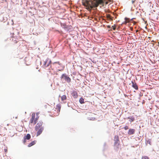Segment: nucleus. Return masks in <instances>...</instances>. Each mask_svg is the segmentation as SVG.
<instances>
[{
	"mask_svg": "<svg viewBox=\"0 0 159 159\" xmlns=\"http://www.w3.org/2000/svg\"><path fill=\"white\" fill-rule=\"evenodd\" d=\"M120 144L119 142H114V148L115 150L117 151L120 147Z\"/></svg>",
	"mask_w": 159,
	"mask_h": 159,
	"instance_id": "obj_7",
	"label": "nucleus"
},
{
	"mask_svg": "<svg viewBox=\"0 0 159 159\" xmlns=\"http://www.w3.org/2000/svg\"><path fill=\"white\" fill-rule=\"evenodd\" d=\"M43 122L41 121H39L38 123L36 124L35 128H43L42 126L43 125Z\"/></svg>",
	"mask_w": 159,
	"mask_h": 159,
	"instance_id": "obj_8",
	"label": "nucleus"
},
{
	"mask_svg": "<svg viewBox=\"0 0 159 159\" xmlns=\"http://www.w3.org/2000/svg\"><path fill=\"white\" fill-rule=\"evenodd\" d=\"M105 3L106 4H107L108 3V2H106Z\"/></svg>",
	"mask_w": 159,
	"mask_h": 159,
	"instance_id": "obj_30",
	"label": "nucleus"
},
{
	"mask_svg": "<svg viewBox=\"0 0 159 159\" xmlns=\"http://www.w3.org/2000/svg\"><path fill=\"white\" fill-rule=\"evenodd\" d=\"M35 113H33L32 114V117L30 120V123L31 124L34 123V125L36 124L38 120V118H35Z\"/></svg>",
	"mask_w": 159,
	"mask_h": 159,
	"instance_id": "obj_3",
	"label": "nucleus"
},
{
	"mask_svg": "<svg viewBox=\"0 0 159 159\" xmlns=\"http://www.w3.org/2000/svg\"><path fill=\"white\" fill-rule=\"evenodd\" d=\"M38 118L39 117H36L35 118H38Z\"/></svg>",
	"mask_w": 159,
	"mask_h": 159,
	"instance_id": "obj_32",
	"label": "nucleus"
},
{
	"mask_svg": "<svg viewBox=\"0 0 159 159\" xmlns=\"http://www.w3.org/2000/svg\"><path fill=\"white\" fill-rule=\"evenodd\" d=\"M131 1H132V4H133L134 3L135 1H133V0H132Z\"/></svg>",
	"mask_w": 159,
	"mask_h": 159,
	"instance_id": "obj_29",
	"label": "nucleus"
},
{
	"mask_svg": "<svg viewBox=\"0 0 159 159\" xmlns=\"http://www.w3.org/2000/svg\"><path fill=\"white\" fill-rule=\"evenodd\" d=\"M36 142V141H32L31 143H30L28 145V147H31V146H32L33 145L35 144Z\"/></svg>",
	"mask_w": 159,
	"mask_h": 159,
	"instance_id": "obj_14",
	"label": "nucleus"
},
{
	"mask_svg": "<svg viewBox=\"0 0 159 159\" xmlns=\"http://www.w3.org/2000/svg\"><path fill=\"white\" fill-rule=\"evenodd\" d=\"M135 130L134 129H130L128 131V134L129 135H131L134 134Z\"/></svg>",
	"mask_w": 159,
	"mask_h": 159,
	"instance_id": "obj_9",
	"label": "nucleus"
},
{
	"mask_svg": "<svg viewBox=\"0 0 159 159\" xmlns=\"http://www.w3.org/2000/svg\"><path fill=\"white\" fill-rule=\"evenodd\" d=\"M44 129L43 128H35L36 131H37L36 136H37L39 135L42 132Z\"/></svg>",
	"mask_w": 159,
	"mask_h": 159,
	"instance_id": "obj_6",
	"label": "nucleus"
},
{
	"mask_svg": "<svg viewBox=\"0 0 159 159\" xmlns=\"http://www.w3.org/2000/svg\"><path fill=\"white\" fill-rule=\"evenodd\" d=\"M24 140H23V142L24 143H25V142H26V139H25V138H24Z\"/></svg>",
	"mask_w": 159,
	"mask_h": 159,
	"instance_id": "obj_25",
	"label": "nucleus"
},
{
	"mask_svg": "<svg viewBox=\"0 0 159 159\" xmlns=\"http://www.w3.org/2000/svg\"><path fill=\"white\" fill-rule=\"evenodd\" d=\"M52 61L50 59L47 58L44 61L43 66L44 68L48 67L51 63Z\"/></svg>",
	"mask_w": 159,
	"mask_h": 159,
	"instance_id": "obj_4",
	"label": "nucleus"
},
{
	"mask_svg": "<svg viewBox=\"0 0 159 159\" xmlns=\"http://www.w3.org/2000/svg\"><path fill=\"white\" fill-rule=\"evenodd\" d=\"M94 114H93L92 113H90L89 115V116H93Z\"/></svg>",
	"mask_w": 159,
	"mask_h": 159,
	"instance_id": "obj_28",
	"label": "nucleus"
},
{
	"mask_svg": "<svg viewBox=\"0 0 159 159\" xmlns=\"http://www.w3.org/2000/svg\"><path fill=\"white\" fill-rule=\"evenodd\" d=\"M105 0H86L82 2L83 5L86 7V9L89 11L93 7H97L99 4H103Z\"/></svg>",
	"mask_w": 159,
	"mask_h": 159,
	"instance_id": "obj_1",
	"label": "nucleus"
},
{
	"mask_svg": "<svg viewBox=\"0 0 159 159\" xmlns=\"http://www.w3.org/2000/svg\"><path fill=\"white\" fill-rule=\"evenodd\" d=\"M111 28L113 30H115L116 29V27H114L113 26H112Z\"/></svg>",
	"mask_w": 159,
	"mask_h": 159,
	"instance_id": "obj_27",
	"label": "nucleus"
},
{
	"mask_svg": "<svg viewBox=\"0 0 159 159\" xmlns=\"http://www.w3.org/2000/svg\"><path fill=\"white\" fill-rule=\"evenodd\" d=\"M107 27H108V28H110V26H107Z\"/></svg>",
	"mask_w": 159,
	"mask_h": 159,
	"instance_id": "obj_31",
	"label": "nucleus"
},
{
	"mask_svg": "<svg viewBox=\"0 0 159 159\" xmlns=\"http://www.w3.org/2000/svg\"><path fill=\"white\" fill-rule=\"evenodd\" d=\"M127 23V21L125 20V21H124L122 23V24H126Z\"/></svg>",
	"mask_w": 159,
	"mask_h": 159,
	"instance_id": "obj_26",
	"label": "nucleus"
},
{
	"mask_svg": "<svg viewBox=\"0 0 159 159\" xmlns=\"http://www.w3.org/2000/svg\"><path fill=\"white\" fill-rule=\"evenodd\" d=\"M67 99L66 96L65 95H63L61 97V100L62 101L64 102Z\"/></svg>",
	"mask_w": 159,
	"mask_h": 159,
	"instance_id": "obj_15",
	"label": "nucleus"
},
{
	"mask_svg": "<svg viewBox=\"0 0 159 159\" xmlns=\"http://www.w3.org/2000/svg\"><path fill=\"white\" fill-rule=\"evenodd\" d=\"M72 95L74 98H76L78 96V93L76 91H74L72 93Z\"/></svg>",
	"mask_w": 159,
	"mask_h": 159,
	"instance_id": "obj_12",
	"label": "nucleus"
},
{
	"mask_svg": "<svg viewBox=\"0 0 159 159\" xmlns=\"http://www.w3.org/2000/svg\"><path fill=\"white\" fill-rule=\"evenodd\" d=\"M141 159H150L149 157L147 156H144L142 157Z\"/></svg>",
	"mask_w": 159,
	"mask_h": 159,
	"instance_id": "obj_21",
	"label": "nucleus"
},
{
	"mask_svg": "<svg viewBox=\"0 0 159 159\" xmlns=\"http://www.w3.org/2000/svg\"><path fill=\"white\" fill-rule=\"evenodd\" d=\"M115 142H119V137L118 135H116L114 138Z\"/></svg>",
	"mask_w": 159,
	"mask_h": 159,
	"instance_id": "obj_13",
	"label": "nucleus"
},
{
	"mask_svg": "<svg viewBox=\"0 0 159 159\" xmlns=\"http://www.w3.org/2000/svg\"><path fill=\"white\" fill-rule=\"evenodd\" d=\"M61 64L59 62H55L52 64L51 67L52 68V69H55L60 71V70L59 69L60 68V67L61 66Z\"/></svg>",
	"mask_w": 159,
	"mask_h": 159,
	"instance_id": "obj_2",
	"label": "nucleus"
},
{
	"mask_svg": "<svg viewBox=\"0 0 159 159\" xmlns=\"http://www.w3.org/2000/svg\"><path fill=\"white\" fill-rule=\"evenodd\" d=\"M124 129L125 130H126L129 129V127L128 126L126 125L124 127Z\"/></svg>",
	"mask_w": 159,
	"mask_h": 159,
	"instance_id": "obj_24",
	"label": "nucleus"
},
{
	"mask_svg": "<svg viewBox=\"0 0 159 159\" xmlns=\"http://www.w3.org/2000/svg\"><path fill=\"white\" fill-rule=\"evenodd\" d=\"M128 118L130 119L129 121H130L131 122L134 120V118L133 116H129L128 117Z\"/></svg>",
	"mask_w": 159,
	"mask_h": 159,
	"instance_id": "obj_17",
	"label": "nucleus"
},
{
	"mask_svg": "<svg viewBox=\"0 0 159 159\" xmlns=\"http://www.w3.org/2000/svg\"><path fill=\"white\" fill-rule=\"evenodd\" d=\"M61 107V105L60 103H59L56 105V109L59 112H60Z\"/></svg>",
	"mask_w": 159,
	"mask_h": 159,
	"instance_id": "obj_11",
	"label": "nucleus"
},
{
	"mask_svg": "<svg viewBox=\"0 0 159 159\" xmlns=\"http://www.w3.org/2000/svg\"><path fill=\"white\" fill-rule=\"evenodd\" d=\"M38 114H39V113H36V115H38Z\"/></svg>",
	"mask_w": 159,
	"mask_h": 159,
	"instance_id": "obj_34",
	"label": "nucleus"
},
{
	"mask_svg": "<svg viewBox=\"0 0 159 159\" xmlns=\"http://www.w3.org/2000/svg\"><path fill=\"white\" fill-rule=\"evenodd\" d=\"M132 87L135 89L136 90H138V87L136 84V83L135 82H132Z\"/></svg>",
	"mask_w": 159,
	"mask_h": 159,
	"instance_id": "obj_10",
	"label": "nucleus"
},
{
	"mask_svg": "<svg viewBox=\"0 0 159 159\" xmlns=\"http://www.w3.org/2000/svg\"><path fill=\"white\" fill-rule=\"evenodd\" d=\"M79 102H80L81 103V104H83V103H84V98H81L80 99V100H79Z\"/></svg>",
	"mask_w": 159,
	"mask_h": 159,
	"instance_id": "obj_18",
	"label": "nucleus"
},
{
	"mask_svg": "<svg viewBox=\"0 0 159 159\" xmlns=\"http://www.w3.org/2000/svg\"><path fill=\"white\" fill-rule=\"evenodd\" d=\"M31 136L30 134H27V135L24 137V138L26 139L29 140L30 139Z\"/></svg>",
	"mask_w": 159,
	"mask_h": 159,
	"instance_id": "obj_16",
	"label": "nucleus"
},
{
	"mask_svg": "<svg viewBox=\"0 0 159 159\" xmlns=\"http://www.w3.org/2000/svg\"><path fill=\"white\" fill-rule=\"evenodd\" d=\"M88 119L90 120H94L95 119V118L94 117H88Z\"/></svg>",
	"mask_w": 159,
	"mask_h": 159,
	"instance_id": "obj_22",
	"label": "nucleus"
},
{
	"mask_svg": "<svg viewBox=\"0 0 159 159\" xmlns=\"http://www.w3.org/2000/svg\"><path fill=\"white\" fill-rule=\"evenodd\" d=\"M61 78L63 79L66 81L68 83H70L71 82L70 78L67 76L66 74H63L61 77Z\"/></svg>",
	"mask_w": 159,
	"mask_h": 159,
	"instance_id": "obj_5",
	"label": "nucleus"
},
{
	"mask_svg": "<svg viewBox=\"0 0 159 159\" xmlns=\"http://www.w3.org/2000/svg\"><path fill=\"white\" fill-rule=\"evenodd\" d=\"M107 18H109L111 20H112V18L111 17V15L110 14L107 15Z\"/></svg>",
	"mask_w": 159,
	"mask_h": 159,
	"instance_id": "obj_23",
	"label": "nucleus"
},
{
	"mask_svg": "<svg viewBox=\"0 0 159 159\" xmlns=\"http://www.w3.org/2000/svg\"><path fill=\"white\" fill-rule=\"evenodd\" d=\"M61 26L64 29H66L67 28V26L65 24H61Z\"/></svg>",
	"mask_w": 159,
	"mask_h": 159,
	"instance_id": "obj_19",
	"label": "nucleus"
},
{
	"mask_svg": "<svg viewBox=\"0 0 159 159\" xmlns=\"http://www.w3.org/2000/svg\"><path fill=\"white\" fill-rule=\"evenodd\" d=\"M133 19H132L131 20H130V19L129 18L125 17V21H127V23L130 22L131 20H132Z\"/></svg>",
	"mask_w": 159,
	"mask_h": 159,
	"instance_id": "obj_20",
	"label": "nucleus"
},
{
	"mask_svg": "<svg viewBox=\"0 0 159 159\" xmlns=\"http://www.w3.org/2000/svg\"><path fill=\"white\" fill-rule=\"evenodd\" d=\"M5 152H6V151H7V150H6V149H5Z\"/></svg>",
	"mask_w": 159,
	"mask_h": 159,
	"instance_id": "obj_33",
	"label": "nucleus"
}]
</instances>
